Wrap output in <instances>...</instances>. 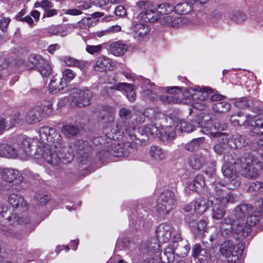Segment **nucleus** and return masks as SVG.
<instances>
[{
	"label": "nucleus",
	"instance_id": "obj_33",
	"mask_svg": "<svg viewBox=\"0 0 263 263\" xmlns=\"http://www.w3.org/2000/svg\"><path fill=\"white\" fill-rule=\"evenodd\" d=\"M208 250L206 249L202 248L199 243H196L192 249V255L194 257H196L199 261H204L208 258Z\"/></svg>",
	"mask_w": 263,
	"mask_h": 263
},
{
	"label": "nucleus",
	"instance_id": "obj_45",
	"mask_svg": "<svg viewBox=\"0 0 263 263\" xmlns=\"http://www.w3.org/2000/svg\"><path fill=\"white\" fill-rule=\"evenodd\" d=\"M248 191L253 195L263 193V182L256 181L250 184Z\"/></svg>",
	"mask_w": 263,
	"mask_h": 263
},
{
	"label": "nucleus",
	"instance_id": "obj_53",
	"mask_svg": "<svg viewBox=\"0 0 263 263\" xmlns=\"http://www.w3.org/2000/svg\"><path fill=\"white\" fill-rule=\"evenodd\" d=\"M156 8L160 9L159 13L161 15H167L174 11V6L169 3H164L157 5Z\"/></svg>",
	"mask_w": 263,
	"mask_h": 263
},
{
	"label": "nucleus",
	"instance_id": "obj_18",
	"mask_svg": "<svg viewBox=\"0 0 263 263\" xmlns=\"http://www.w3.org/2000/svg\"><path fill=\"white\" fill-rule=\"evenodd\" d=\"M191 122L192 123L191 124L184 120H181L177 127L182 132L191 133L195 129V127H201L202 126L201 116L197 115L192 120Z\"/></svg>",
	"mask_w": 263,
	"mask_h": 263
},
{
	"label": "nucleus",
	"instance_id": "obj_26",
	"mask_svg": "<svg viewBox=\"0 0 263 263\" xmlns=\"http://www.w3.org/2000/svg\"><path fill=\"white\" fill-rule=\"evenodd\" d=\"M42 111L39 108L29 109L25 116L26 122L30 124L39 122L42 119Z\"/></svg>",
	"mask_w": 263,
	"mask_h": 263
},
{
	"label": "nucleus",
	"instance_id": "obj_3",
	"mask_svg": "<svg viewBox=\"0 0 263 263\" xmlns=\"http://www.w3.org/2000/svg\"><path fill=\"white\" fill-rule=\"evenodd\" d=\"M93 94L89 89L85 88H74L67 98H61L58 105H64L69 102L72 107H84L91 104Z\"/></svg>",
	"mask_w": 263,
	"mask_h": 263
},
{
	"label": "nucleus",
	"instance_id": "obj_59",
	"mask_svg": "<svg viewBox=\"0 0 263 263\" xmlns=\"http://www.w3.org/2000/svg\"><path fill=\"white\" fill-rule=\"evenodd\" d=\"M246 19V15L240 11L234 12L230 16V20L237 24L243 22Z\"/></svg>",
	"mask_w": 263,
	"mask_h": 263
},
{
	"label": "nucleus",
	"instance_id": "obj_46",
	"mask_svg": "<svg viewBox=\"0 0 263 263\" xmlns=\"http://www.w3.org/2000/svg\"><path fill=\"white\" fill-rule=\"evenodd\" d=\"M261 216V212L260 211H253L251 212L247 217L246 222L251 227V226L255 225L260 219Z\"/></svg>",
	"mask_w": 263,
	"mask_h": 263
},
{
	"label": "nucleus",
	"instance_id": "obj_55",
	"mask_svg": "<svg viewBox=\"0 0 263 263\" xmlns=\"http://www.w3.org/2000/svg\"><path fill=\"white\" fill-rule=\"evenodd\" d=\"M62 61L67 66H75L79 68H82L84 64L80 61L70 57H64L62 58Z\"/></svg>",
	"mask_w": 263,
	"mask_h": 263
},
{
	"label": "nucleus",
	"instance_id": "obj_57",
	"mask_svg": "<svg viewBox=\"0 0 263 263\" xmlns=\"http://www.w3.org/2000/svg\"><path fill=\"white\" fill-rule=\"evenodd\" d=\"M252 103V101L246 97H242L236 100L234 103L235 106L239 109H246L248 108Z\"/></svg>",
	"mask_w": 263,
	"mask_h": 263
},
{
	"label": "nucleus",
	"instance_id": "obj_64",
	"mask_svg": "<svg viewBox=\"0 0 263 263\" xmlns=\"http://www.w3.org/2000/svg\"><path fill=\"white\" fill-rule=\"evenodd\" d=\"M102 49V45H87L86 48V50L90 54H93L95 53H99Z\"/></svg>",
	"mask_w": 263,
	"mask_h": 263
},
{
	"label": "nucleus",
	"instance_id": "obj_47",
	"mask_svg": "<svg viewBox=\"0 0 263 263\" xmlns=\"http://www.w3.org/2000/svg\"><path fill=\"white\" fill-rule=\"evenodd\" d=\"M192 10V6L188 3H182L174 7V10L179 14H185L189 13Z\"/></svg>",
	"mask_w": 263,
	"mask_h": 263
},
{
	"label": "nucleus",
	"instance_id": "obj_51",
	"mask_svg": "<svg viewBox=\"0 0 263 263\" xmlns=\"http://www.w3.org/2000/svg\"><path fill=\"white\" fill-rule=\"evenodd\" d=\"M231 104L225 101L216 102L213 104L214 110L218 112H224L231 109Z\"/></svg>",
	"mask_w": 263,
	"mask_h": 263
},
{
	"label": "nucleus",
	"instance_id": "obj_25",
	"mask_svg": "<svg viewBox=\"0 0 263 263\" xmlns=\"http://www.w3.org/2000/svg\"><path fill=\"white\" fill-rule=\"evenodd\" d=\"M212 205V216L215 220L221 219L226 215V209L224 204L217 199L211 200Z\"/></svg>",
	"mask_w": 263,
	"mask_h": 263
},
{
	"label": "nucleus",
	"instance_id": "obj_44",
	"mask_svg": "<svg viewBox=\"0 0 263 263\" xmlns=\"http://www.w3.org/2000/svg\"><path fill=\"white\" fill-rule=\"evenodd\" d=\"M159 19H160L161 23L163 25L168 24L172 23V26L174 27H178L179 25H176L179 23H182V19L181 17H178L173 21L172 17L170 15L163 14V15H159Z\"/></svg>",
	"mask_w": 263,
	"mask_h": 263
},
{
	"label": "nucleus",
	"instance_id": "obj_60",
	"mask_svg": "<svg viewBox=\"0 0 263 263\" xmlns=\"http://www.w3.org/2000/svg\"><path fill=\"white\" fill-rule=\"evenodd\" d=\"M34 198L37 203L41 205L46 204L50 199V196L49 195L41 193H36Z\"/></svg>",
	"mask_w": 263,
	"mask_h": 263
},
{
	"label": "nucleus",
	"instance_id": "obj_11",
	"mask_svg": "<svg viewBox=\"0 0 263 263\" xmlns=\"http://www.w3.org/2000/svg\"><path fill=\"white\" fill-rule=\"evenodd\" d=\"M166 120V117L165 116V119L161 120L157 119L158 123L160 125H157L158 126V130L159 133L157 135H154V137H158L160 139L163 141H168L174 139L176 136V133L175 128L172 126L163 127L164 124Z\"/></svg>",
	"mask_w": 263,
	"mask_h": 263
},
{
	"label": "nucleus",
	"instance_id": "obj_7",
	"mask_svg": "<svg viewBox=\"0 0 263 263\" xmlns=\"http://www.w3.org/2000/svg\"><path fill=\"white\" fill-rule=\"evenodd\" d=\"M226 163L221 168V171L223 176L228 179L227 185L230 189L238 187L241 184V177L238 174L235 165L239 163Z\"/></svg>",
	"mask_w": 263,
	"mask_h": 263
},
{
	"label": "nucleus",
	"instance_id": "obj_35",
	"mask_svg": "<svg viewBox=\"0 0 263 263\" xmlns=\"http://www.w3.org/2000/svg\"><path fill=\"white\" fill-rule=\"evenodd\" d=\"M145 83H150V81L149 80H146L145 81ZM149 88H147L146 89L145 88L143 90V94L144 96L147 97L149 99L152 101H154L157 98L159 89L153 83L149 84Z\"/></svg>",
	"mask_w": 263,
	"mask_h": 263
},
{
	"label": "nucleus",
	"instance_id": "obj_22",
	"mask_svg": "<svg viewBox=\"0 0 263 263\" xmlns=\"http://www.w3.org/2000/svg\"><path fill=\"white\" fill-rule=\"evenodd\" d=\"M99 118L105 123H112L115 120V109L108 105H101L99 108Z\"/></svg>",
	"mask_w": 263,
	"mask_h": 263
},
{
	"label": "nucleus",
	"instance_id": "obj_56",
	"mask_svg": "<svg viewBox=\"0 0 263 263\" xmlns=\"http://www.w3.org/2000/svg\"><path fill=\"white\" fill-rule=\"evenodd\" d=\"M55 129L48 126H44L39 129V134L41 140L44 141L48 140V137L54 132Z\"/></svg>",
	"mask_w": 263,
	"mask_h": 263
},
{
	"label": "nucleus",
	"instance_id": "obj_41",
	"mask_svg": "<svg viewBox=\"0 0 263 263\" xmlns=\"http://www.w3.org/2000/svg\"><path fill=\"white\" fill-rule=\"evenodd\" d=\"M32 146V145L31 139L29 138H24L21 142L20 148L17 150V151H21V153H18V156L23 153L26 154L27 155H30Z\"/></svg>",
	"mask_w": 263,
	"mask_h": 263
},
{
	"label": "nucleus",
	"instance_id": "obj_48",
	"mask_svg": "<svg viewBox=\"0 0 263 263\" xmlns=\"http://www.w3.org/2000/svg\"><path fill=\"white\" fill-rule=\"evenodd\" d=\"M128 124V122L126 121L123 122L122 128L123 129V132H124L132 140H137V129L133 127H127Z\"/></svg>",
	"mask_w": 263,
	"mask_h": 263
},
{
	"label": "nucleus",
	"instance_id": "obj_63",
	"mask_svg": "<svg viewBox=\"0 0 263 263\" xmlns=\"http://www.w3.org/2000/svg\"><path fill=\"white\" fill-rule=\"evenodd\" d=\"M160 101L165 104H174L178 103L179 100L176 97L170 95H161L159 96Z\"/></svg>",
	"mask_w": 263,
	"mask_h": 263
},
{
	"label": "nucleus",
	"instance_id": "obj_21",
	"mask_svg": "<svg viewBox=\"0 0 263 263\" xmlns=\"http://www.w3.org/2000/svg\"><path fill=\"white\" fill-rule=\"evenodd\" d=\"M250 232L251 227L245 220H243L236 224L233 236L236 239H242L247 237Z\"/></svg>",
	"mask_w": 263,
	"mask_h": 263
},
{
	"label": "nucleus",
	"instance_id": "obj_37",
	"mask_svg": "<svg viewBox=\"0 0 263 263\" xmlns=\"http://www.w3.org/2000/svg\"><path fill=\"white\" fill-rule=\"evenodd\" d=\"M235 246L232 241L230 240H225L223 242L219 248V252L223 256H229L233 253L235 250Z\"/></svg>",
	"mask_w": 263,
	"mask_h": 263
},
{
	"label": "nucleus",
	"instance_id": "obj_52",
	"mask_svg": "<svg viewBox=\"0 0 263 263\" xmlns=\"http://www.w3.org/2000/svg\"><path fill=\"white\" fill-rule=\"evenodd\" d=\"M116 129H111L110 127H108L106 128V136L108 138L110 139L115 140L116 138H118L116 137V135L117 133H120V130H121L122 133H123V129L122 128V124L120 122H118L116 124Z\"/></svg>",
	"mask_w": 263,
	"mask_h": 263
},
{
	"label": "nucleus",
	"instance_id": "obj_9",
	"mask_svg": "<svg viewBox=\"0 0 263 263\" xmlns=\"http://www.w3.org/2000/svg\"><path fill=\"white\" fill-rule=\"evenodd\" d=\"M212 194L214 199H218L223 204L234 203L237 202L236 196L226 189V187L221 183L215 184L214 191Z\"/></svg>",
	"mask_w": 263,
	"mask_h": 263
},
{
	"label": "nucleus",
	"instance_id": "obj_12",
	"mask_svg": "<svg viewBox=\"0 0 263 263\" xmlns=\"http://www.w3.org/2000/svg\"><path fill=\"white\" fill-rule=\"evenodd\" d=\"M175 240L173 242L172 248L175 253L181 257L186 256L189 253L190 247L185 240H183L180 234L174 236Z\"/></svg>",
	"mask_w": 263,
	"mask_h": 263
},
{
	"label": "nucleus",
	"instance_id": "obj_62",
	"mask_svg": "<svg viewBox=\"0 0 263 263\" xmlns=\"http://www.w3.org/2000/svg\"><path fill=\"white\" fill-rule=\"evenodd\" d=\"M243 252V249H237L234 251L232 254H230L229 256H226L229 262L231 263H235L239 258Z\"/></svg>",
	"mask_w": 263,
	"mask_h": 263
},
{
	"label": "nucleus",
	"instance_id": "obj_32",
	"mask_svg": "<svg viewBox=\"0 0 263 263\" xmlns=\"http://www.w3.org/2000/svg\"><path fill=\"white\" fill-rule=\"evenodd\" d=\"M47 142L53 145L57 149H63V145L67 142L63 141L62 137L60 134L55 129L54 132L48 137Z\"/></svg>",
	"mask_w": 263,
	"mask_h": 263
},
{
	"label": "nucleus",
	"instance_id": "obj_58",
	"mask_svg": "<svg viewBox=\"0 0 263 263\" xmlns=\"http://www.w3.org/2000/svg\"><path fill=\"white\" fill-rule=\"evenodd\" d=\"M76 73L70 69H66L62 72V78H60L63 82H65V85L67 83L76 77Z\"/></svg>",
	"mask_w": 263,
	"mask_h": 263
},
{
	"label": "nucleus",
	"instance_id": "obj_28",
	"mask_svg": "<svg viewBox=\"0 0 263 263\" xmlns=\"http://www.w3.org/2000/svg\"><path fill=\"white\" fill-rule=\"evenodd\" d=\"M212 93V89L210 87H198L195 89V92L193 94L192 98L194 100H197L204 101L210 97V95Z\"/></svg>",
	"mask_w": 263,
	"mask_h": 263
},
{
	"label": "nucleus",
	"instance_id": "obj_8",
	"mask_svg": "<svg viewBox=\"0 0 263 263\" xmlns=\"http://www.w3.org/2000/svg\"><path fill=\"white\" fill-rule=\"evenodd\" d=\"M28 67L30 69L35 68L43 77H48L52 71L49 63L39 55H31L29 57Z\"/></svg>",
	"mask_w": 263,
	"mask_h": 263
},
{
	"label": "nucleus",
	"instance_id": "obj_14",
	"mask_svg": "<svg viewBox=\"0 0 263 263\" xmlns=\"http://www.w3.org/2000/svg\"><path fill=\"white\" fill-rule=\"evenodd\" d=\"M200 132H202L204 134H210L213 137L217 138L218 143L214 145L213 150L218 155H221L223 154L226 149V147L224 146L227 145V143H222L220 141V140L222 138L223 136H224L223 133L212 132V126L203 127L202 129H201Z\"/></svg>",
	"mask_w": 263,
	"mask_h": 263
},
{
	"label": "nucleus",
	"instance_id": "obj_1",
	"mask_svg": "<svg viewBox=\"0 0 263 263\" xmlns=\"http://www.w3.org/2000/svg\"><path fill=\"white\" fill-rule=\"evenodd\" d=\"M63 149L52 151L49 148H45L42 156L45 160L53 166L60 165L70 162L73 158V152L68 143H65Z\"/></svg>",
	"mask_w": 263,
	"mask_h": 263
},
{
	"label": "nucleus",
	"instance_id": "obj_34",
	"mask_svg": "<svg viewBox=\"0 0 263 263\" xmlns=\"http://www.w3.org/2000/svg\"><path fill=\"white\" fill-rule=\"evenodd\" d=\"M127 46L126 45L117 42L110 45V51L116 56H120L124 54L127 51Z\"/></svg>",
	"mask_w": 263,
	"mask_h": 263
},
{
	"label": "nucleus",
	"instance_id": "obj_27",
	"mask_svg": "<svg viewBox=\"0 0 263 263\" xmlns=\"http://www.w3.org/2000/svg\"><path fill=\"white\" fill-rule=\"evenodd\" d=\"M8 201L15 209L20 208V210H24L27 206V203L24 201V198L18 194H11L8 198Z\"/></svg>",
	"mask_w": 263,
	"mask_h": 263
},
{
	"label": "nucleus",
	"instance_id": "obj_15",
	"mask_svg": "<svg viewBox=\"0 0 263 263\" xmlns=\"http://www.w3.org/2000/svg\"><path fill=\"white\" fill-rule=\"evenodd\" d=\"M223 134L224 136L220 141L222 143H227V145L231 148H241L247 144L245 137L242 135L236 134L228 138L227 134L226 133H223Z\"/></svg>",
	"mask_w": 263,
	"mask_h": 263
},
{
	"label": "nucleus",
	"instance_id": "obj_2",
	"mask_svg": "<svg viewBox=\"0 0 263 263\" xmlns=\"http://www.w3.org/2000/svg\"><path fill=\"white\" fill-rule=\"evenodd\" d=\"M146 112L151 120L152 124L141 127L137 129V140L143 144L148 142L149 135L154 137V135H157L159 133L158 126L157 125H160V124L158 123L157 119L161 120L165 119L164 114L157 112L153 109H149Z\"/></svg>",
	"mask_w": 263,
	"mask_h": 263
},
{
	"label": "nucleus",
	"instance_id": "obj_39",
	"mask_svg": "<svg viewBox=\"0 0 263 263\" xmlns=\"http://www.w3.org/2000/svg\"><path fill=\"white\" fill-rule=\"evenodd\" d=\"M205 184L204 179L202 175H198L194 179L189 183V189L192 191H197Z\"/></svg>",
	"mask_w": 263,
	"mask_h": 263
},
{
	"label": "nucleus",
	"instance_id": "obj_31",
	"mask_svg": "<svg viewBox=\"0 0 263 263\" xmlns=\"http://www.w3.org/2000/svg\"><path fill=\"white\" fill-rule=\"evenodd\" d=\"M132 30L135 37H142L149 31L147 25L136 22H133Z\"/></svg>",
	"mask_w": 263,
	"mask_h": 263
},
{
	"label": "nucleus",
	"instance_id": "obj_49",
	"mask_svg": "<svg viewBox=\"0 0 263 263\" xmlns=\"http://www.w3.org/2000/svg\"><path fill=\"white\" fill-rule=\"evenodd\" d=\"M174 253L172 249L168 248L160 254V258L163 263H170L175 258Z\"/></svg>",
	"mask_w": 263,
	"mask_h": 263
},
{
	"label": "nucleus",
	"instance_id": "obj_38",
	"mask_svg": "<svg viewBox=\"0 0 263 263\" xmlns=\"http://www.w3.org/2000/svg\"><path fill=\"white\" fill-rule=\"evenodd\" d=\"M209 206L208 198L206 197H200L195 201L194 209L197 213L202 214L207 210Z\"/></svg>",
	"mask_w": 263,
	"mask_h": 263
},
{
	"label": "nucleus",
	"instance_id": "obj_36",
	"mask_svg": "<svg viewBox=\"0 0 263 263\" xmlns=\"http://www.w3.org/2000/svg\"><path fill=\"white\" fill-rule=\"evenodd\" d=\"M56 76L52 78L49 84V91L52 93H56L66 86L65 82L61 79H57Z\"/></svg>",
	"mask_w": 263,
	"mask_h": 263
},
{
	"label": "nucleus",
	"instance_id": "obj_50",
	"mask_svg": "<svg viewBox=\"0 0 263 263\" xmlns=\"http://www.w3.org/2000/svg\"><path fill=\"white\" fill-rule=\"evenodd\" d=\"M149 153L151 156L156 160H163L165 157L162 149L158 146H151Z\"/></svg>",
	"mask_w": 263,
	"mask_h": 263
},
{
	"label": "nucleus",
	"instance_id": "obj_43",
	"mask_svg": "<svg viewBox=\"0 0 263 263\" xmlns=\"http://www.w3.org/2000/svg\"><path fill=\"white\" fill-rule=\"evenodd\" d=\"M62 132L66 137L70 138L77 136L79 133V129L76 126L67 124L62 127Z\"/></svg>",
	"mask_w": 263,
	"mask_h": 263
},
{
	"label": "nucleus",
	"instance_id": "obj_5",
	"mask_svg": "<svg viewBox=\"0 0 263 263\" xmlns=\"http://www.w3.org/2000/svg\"><path fill=\"white\" fill-rule=\"evenodd\" d=\"M177 205V198L175 193L166 190L163 191L157 200V209L160 214H168Z\"/></svg>",
	"mask_w": 263,
	"mask_h": 263
},
{
	"label": "nucleus",
	"instance_id": "obj_13",
	"mask_svg": "<svg viewBox=\"0 0 263 263\" xmlns=\"http://www.w3.org/2000/svg\"><path fill=\"white\" fill-rule=\"evenodd\" d=\"M250 135L252 136H262L257 144L263 147V116L255 117L254 121L251 123Z\"/></svg>",
	"mask_w": 263,
	"mask_h": 263
},
{
	"label": "nucleus",
	"instance_id": "obj_20",
	"mask_svg": "<svg viewBox=\"0 0 263 263\" xmlns=\"http://www.w3.org/2000/svg\"><path fill=\"white\" fill-rule=\"evenodd\" d=\"M110 89L124 90L128 100L133 102L136 100V95L132 85L126 83H118L114 86L108 88Z\"/></svg>",
	"mask_w": 263,
	"mask_h": 263
},
{
	"label": "nucleus",
	"instance_id": "obj_30",
	"mask_svg": "<svg viewBox=\"0 0 263 263\" xmlns=\"http://www.w3.org/2000/svg\"><path fill=\"white\" fill-rule=\"evenodd\" d=\"M18 153H21L20 150L17 151L14 147L7 144H0V156L15 158L18 156Z\"/></svg>",
	"mask_w": 263,
	"mask_h": 263
},
{
	"label": "nucleus",
	"instance_id": "obj_23",
	"mask_svg": "<svg viewBox=\"0 0 263 263\" xmlns=\"http://www.w3.org/2000/svg\"><path fill=\"white\" fill-rule=\"evenodd\" d=\"M253 211V207L251 204L240 203L234 209L233 215L236 219H244Z\"/></svg>",
	"mask_w": 263,
	"mask_h": 263
},
{
	"label": "nucleus",
	"instance_id": "obj_19",
	"mask_svg": "<svg viewBox=\"0 0 263 263\" xmlns=\"http://www.w3.org/2000/svg\"><path fill=\"white\" fill-rule=\"evenodd\" d=\"M235 220L233 218L227 216L220 223V230L222 236L229 238L233 235Z\"/></svg>",
	"mask_w": 263,
	"mask_h": 263
},
{
	"label": "nucleus",
	"instance_id": "obj_4",
	"mask_svg": "<svg viewBox=\"0 0 263 263\" xmlns=\"http://www.w3.org/2000/svg\"><path fill=\"white\" fill-rule=\"evenodd\" d=\"M235 163H239L243 169L242 174L250 179H256L261 175L262 164L254 160L248 153H245L240 158L236 160Z\"/></svg>",
	"mask_w": 263,
	"mask_h": 263
},
{
	"label": "nucleus",
	"instance_id": "obj_40",
	"mask_svg": "<svg viewBox=\"0 0 263 263\" xmlns=\"http://www.w3.org/2000/svg\"><path fill=\"white\" fill-rule=\"evenodd\" d=\"M204 139L203 137L193 139L185 145L184 148L190 152L196 151L204 142Z\"/></svg>",
	"mask_w": 263,
	"mask_h": 263
},
{
	"label": "nucleus",
	"instance_id": "obj_16",
	"mask_svg": "<svg viewBox=\"0 0 263 263\" xmlns=\"http://www.w3.org/2000/svg\"><path fill=\"white\" fill-rule=\"evenodd\" d=\"M210 157V153L208 151L205 154L202 153L195 154L190 157L189 161V165L194 170H200L205 165L206 160Z\"/></svg>",
	"mask_w": 263,
	"mask_h": 263
},
{
	"label": "nucleus",
	"instance_id": "obj_61",
	"mask_svg": "<svg viewBox=\"0 0 263 263\" xmlns=\"http://www.w3.org/2000/svg\"><path fill=\"white\" fill-rule=\"evenodd\" d=\"M119 116L123 120L121 123L123 124V122H125L124 120H128L132 118V111L130 109L123 107L120 109Z\"/></svg>",
	"mask_w": 263,
	"mask_h": 263
},
{
	"label": "nucleus",
	"instance_id": "obj_42",
	"mask_svg": "<svg viewBox=\"0 0 263 263\" xmlns=\"http://www.w3.org/2000/svg\"><path fill=\"white\" fill-rule=\"evenodd\" d=\"M142 14V18L145 21L148 22H155L158 21L159 14L158 12H156L152 10H146Z\"/></svg>",
	"mask_w": 263,
	"mask_h": 263
},
{
	"label": "nucleus",
	"instance_id": "obj_24",
	"mask_svg": "<svg viewBox=\"0 0 263 263\" xmlns=\"http://www.w3.org/2000/svg\"><path fill=\"white\" fill-rule=\"evenodd\" d=\"M3 179L8 182H14L15 184H20L22 181V176L18 172L13 169L6 168L2 172Z\"/></svg>",
	"mask_w": 263,
	"mask_h": 263
},
{
	"label": "nucleus",
	"instance_id": "obj_17",
	"mask_svg": "<svg viewBox=\"0 0 263 263\" xmlns=\"http://www.w3.org/2000/svg\"><path fill=\"white\" fill-rule=\"evenodd\" d=\"M156 233L159 242L165 243L168 242L172 236V227L167 223H161L157 227Z\"/></svg>",
	"mask_w": 263,
	"mask_h": 263
},
{
	"label": "nucleus",
	"instance_id": "obj_29",
	"mask_svg": "<svg viewBox=\"0 0 263 263\" xmlns=\"http://www.w3.org/2000/svg\"><path fill=\"white\" fill-rule=\"evenodd\" d=\"M111 60L104 56L100 57L95 63L93 68L96 71H103L110 69Z\"/></svg>",
	"mask_w": 263,
	"mask_h": 263
},
{
	"label": "nucleus",
	"instance_id": "obj_54",
	"mask_svg": "<svg viewBox=\"0 0 263 263\" xmlns=\"http://www.w3.org/2000/svg\"><path fill=\"white\" fill-rule=\"evenodd\" d=\"M198 220V216L196 214L188 213L185 215V222L190 228H195L197 224Z\"/></svg>",
	"mask_w": 263,
	"mask_h": 263
},
{
	"label": "nucleus",
	"instance_id": "obj_6",
	"mask_svg": "<svg viewBox=\"0 0 263 263\" xmlns=\"http://www.w3.org/2000/svg\"><path fill=\"white\" fill-rule=\"evenodd\" d=\"M71 147V145H70ZM71 149L73 152L77 155L80 162V165L83 168L85 169L91 163V160L89 157L90 153L91 151V147L90 144L86 141L78 140L73 145V149L71 147Z\"/></svg>",
	"mask_w": 263,
	"mask_h": 263
},
{
	"label": "nucleus",
	"instance_id": "obj_10",
	"mask_svg": "<svg viewBox=\"0 0 263 263\" xmlns=\"http://www.w3.org/2000/svg\"><path fill=\"white\" fill-rule=\"evenodd\" d=\"M133 149L130 142H112L108 147V153L116 157H127Z\"/></svg>",
	"mask_w": 263,
	"mask_h": 263
}]
</instances>
